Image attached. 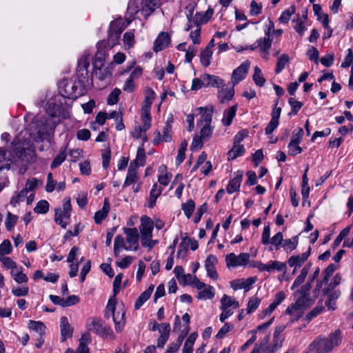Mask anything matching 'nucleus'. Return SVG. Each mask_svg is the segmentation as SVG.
Returning a JSON list of instances; mask_svg holds the SVG:
<instances>
[{"label":"nucleus","instance_id":"1","mask_svg":"<svg viewBox=\"0 0 353 353\" xmlns=\"http://www.w3.org/2000/svg\"><path fill=\"white\" fill-rule=\"evenodd\" d=\"M16 157L12 152L0 148V170L15 169V167H24L34 159V151L31 148L30 141L17 140L12 143ZM26 168H25V170Z\"/></svg>","mask_w":353,"mask_h":353},{"label":"nucleus","instance_id":"2","mask_svg":"<svg viewBox=\"0 0 353 353\" xmlns=\"http://www.w3.org/2000/svg\"><path fill=\"white\" fill-rule=\"evenodd\" d=\"M341 341V332L340 330H336L329 335L328 338H316L310 343L308 348L310 352L316 353H328L334 347L339 345Z\"/></svg>","mask_w":353,"mask_h":353},{"label":"nucleus","instance_id":"3","mask_svg":"<svg viewBox=\"0 0 353 353\" xmlns=\"http://www.w3.org/2000/svg\"><path fill=\"white\" fill-rule=\"evenodd\" d=\"M85 90L77 81L72 79H63L59 82V92L61 99H76L85 94Z\"/></svg>","mask_w":353,"mask_h":353},{"label":"nucleus","instance_id":"4","mask_svg":"<svg viewBox=\"0 0 353 353\" xmlns=\"http://www.w3.org/2000/svg\"><path fill=\"white\" fill-rule=\"evenodd\" d=\"M116 298H110L105 307V317L108 319L111 316L114 323L115 330L117 332H121L125 325V312L123 308L116 312Z\"/></svg>","mask_w":353,"mask_h":353},{"label":"nucleus","instance_id":"5","mask_svg":"<svg viewBox=\"0 0 353 353\" xmlns=\"http://www.w3.org/2000/svg\"><path fill=\"white\" fill-rule=\"evenodd\" d=\"M62 99L56 96L54 99L50 100L46 105V113L51 117L58 118L59 121L70 118L69 108L63 105Z\"/></svg>","mask_w":353,"mask_h":353},{"label":"nucleus","instance_id":"6","mask_svg":"<svg viewBox=\"0 0 353 353\" xmlns=\"http://www.w3.org/2000/svg\"><path fill=\"white\" fill-rule=\"evenodd\" d=\"M296 297L295 303L289 305L285 310V314L292 316V323L298 321L303 314V310L310 307L314 302L309 296Z\"/></svg>","mask_w":353,"mask_h":353},{"label":"nucleus","instance_id":"7","mask_svg":"<svg viewBox=\"0 0 353 353\" xmlns=\"http://www.w3.org/2000/svg\"><path fill=\"white\" fill-rule=\"evenodd\" d=\"M90 321V323L88 324V329L89 330L107 340L112 341L115 339V335L112 328L107 325L101 319L92 318Z\"/></svg>","mask_w":353,"mask_h":353},{"label":"nucleus","instance_id":"8","mask_svg":"<svg viewBox=\"0 0 353 353\" xmlns=\"http://www.w3.org/2000/svg\"><path fill=\"white\" fill-rule=\"evenodd\" d=\"M72 205L70 199H65L62 208H56L54 210V222L62 228L65 229L69 224L68 221L71 216Z\"/></svg>","mask_w":353,"mask_h":353},{"label":"nucleus","instance_id":"9","mask_svg":"<svg viewBox=\"0 0 353 353\" xmlns=\"http://www.w3.org/2000/svg\"><path fill=\"white\" fill-rule=\"evenodd\" d=\"M212 120V110L205 109L201 114L199 121V125L201 126L200 136L205 141L211 138L214 131V127L210 125Z\"/></svg>","mask_w":353,"mask_h":353},{"label":"nucleus","instance_id":"10","mask_svg":"<svg viewBox=\"0 0 353 353\" xmlns=\"http://www.w3.org/2000/svg\"><path fill=\"white\" fill-rule=\"evenodd\" d=\"M250 255L248 253H241L236 256L234 253H230L225 257V262L228 268L245 266L250 260Z\"/></svg>","mask_w":353,"mask_h":353},{"label":"nucleus","instance_id":"11","mask_svg":"<svg viewBox=\"0 0 353 353\" xmlns=\"http://www.w3.org/2000/svg\"><path fill=\"white\" fill-rule=\"evenodd\" d=\"M123 232L126 234V241L128 244L127 248H125V250L137 251L139 249V239L138 230L136 228H123Z\"/></svg>","mask_w":353,"mask_h":353},{"label":"nucleus","instance_id":"12","mask_svg":"<svg viewBox=\"0 0 353 353\" xmlns=\"http://www.w3.org/2000/svg\"><path fill=\"white\" fill-rule=\"evenodd\" d=\"M311 253V248L309 247L308 250L302 253L301 254L292 255L288 259V264L290 267L294 268L292 274H294L296 270L301 268L304 263L307 260Z\"/></svg>","mask_w":353,"mask_h":353},{"label":"nucleus","instance_id":"13","mask_svg":"<svg viewBox=\"0 0 353 353\" xmlns=\"http://www.w3.org/2000/svg\"><path fill=\"white\" fill-rule=\"evenodd\" d=\"M250 65V61L246 60L243 61L238 68H236L232 72V81L233 86H235L241 81L243 80L248 73V69Z\"/></svg>","mask_w":353,"mask_h":353},{"label":"nucleus","instance_id":"14","mask_svg":"<svg viewBox=\"0 0 353 353\" xmlns=\"http://www.w3.org/2000/svg\"><path fill=\"white\" fill-rule=\"evenodd\" d=\"M97 51L94 57V68H97L99 65H104L103 62L105 59V49H108L106 46V42L100 41L97 44Z\"/></svg>","mask_w":353,"mask_h":353},{"label":"nucleus","instance_id":"15","mask_svg":"<svg viewBox=\"0 0 353 353\" xmlns=\"http://www.w3.org/2000/svg\"><path fill=\"white\" fill-rule=\"evenodd\" d=\"M217 262L218 259L216 256L213 254H210L205 261V268L207 271V274L214 280H216L218 279V274L215 268V265Z\"/></svg>","mask_w":353,"mask_h":353},{"label":"nucleus","instance_id":"16","mask_svg":"<svg viewBox=\"0 0 353 353\" xmlns=\"http://www.w3.org/2000/svg\"><path fill=\"white\" fill-rule=\"evenodd\" d=\"M256 277H249L247 279H236L230 282L231 288L234 290L245 289V292L250 290L252 285L256 282Z\"/></svg>","mask_w":353,"mask_h":353},{"label":"nucleus","instance_id":"17","mask_svg":"<svg viewBox=\"0 0 353 353\" xmlns=\"http://www.w3.org/2000/svg\"><path fill=\"white\" fill-rule=\"evenodd\" d=\"M61 341L62 342L71 338L73 334V328L68 322L66 316H62L60 320Z\"/></svg>","mask_w":353,"mask_h":353},{"label":"nucleus","instance_id":"18","mask_svg":"<svg viewBox=\"0 0 353 353\" xmlns=\"http://www.w3.org/2000/svg\"><path fill=\"white\" fill-rule=\"evenodd\" d=\"M243 172L241 170H238L235 173V176L229 181L226 188V191L228 194H232L239 190L243 179Z\"/></svg>","mask_w":353,"mask_h":353},{"label":"nucleus","instance_id":"19","mask_svg":"<svg viewBox=\"0 0 353 353\" xmlns=\"http://www.w3.org/2000/svg\"><path fill=\"white\" fill-rule=\"evenodd\" d=\"M170 42V37L167 32H161L154 42L153 50L156 52L163 50Z\"/></svg>","mask_w":353,"mask_h":353},{"label":"nucleus","instance_id":"20","mask_svg":"<svg viewBox=\"0 0 353 353\" xmlns=\"http://www.w3.org/2000/svg\"><path fill=\"white\" fill-rule=\"evenodd\" d=\"M204 87L223 88L225 85L224 81L219 77L209 74H203Z\"/></svg>","mask_w":353,"mask_h":353},{"label":"nucleus","instance_id":"21","mask_svg":"<svg viewBox=\"0 0 353 353\" xmlns=\"http://www.w3.org/2000/svg\"><path fill=\"white\" fill-rule=\"evenodd\" d=\"M153 228L154 223L152 220L146 215L141 216L139 227L141 234H152Z\"/></svg>","mask_w":353,"mask_h":353},{"label":"nucleus","instance_id":"22","mask_svg":"<svg viewBox=\"0 0 353 353\" xmlns=\"http://www.w3.org/2000/svg\"><path fill=\"white\" fill-rule=\"evenodd\" d=\"M110 208L109 200L108 198H105L103 201L102 209L94 214V219L97 224L101 223V222L107 217Z\"/></svg>","mask_w":353,"mask_h":353},{"label":"nucleus","instance_id":"23","mask_svg":"<svg viewBox=\"0 0 353 353\" xmlns=\"http://www.w3.org/2000/svg\"><path fill=\"white\" fill-rule=\"evenodd\" d=\"M10 274L17 283H23L28 281V277L23 272V268L17 265L10 271Z\"/></svg>","mask_w":353,"mask_h":353},{"label":"nucleus","instance_id":"24","mask_svg":"<svg viewBox=\"0 0 353 353\" xmlns=\"http://www.w3.org/2000/svg\"><path fill=\"white\" fill-rule=\"evenodd\" d=\"M237 110V105H232L228 109H226L223 112V117L221 120L222 123L225 126H229L231 125L233 119L236 115Z\"/></svg>","mask_w":353,"mask_h":353},{"label":"nucleus","instance_id":"25","mask_svg":"<svg viewBox=\"0 0 353 353\" xmlns=\"http://www.w3.org/2000/svg\"><path fill=\"white\" fill-rule=\"evenodd\" d=\"M142 12L148 16L154 12L155 8L159 6V0H143Z\"/></svg>","mask_w":353,"mask_h":353},{"label":"nucleus","instance_id":"26","mask_svg":"<svg viewBox=\"0 0 353 353\" xmlns=\"http://www.w3.org/2000/svg\"><path fill=\"white\" fill-rule=\"evenodd\" d=\"M137 168H136V166H134L133 163L130 164V166L128 167V174L124 181V183L123 185V188H125L130 185L132 183L136 181V179L137 178Z\"/></svg>","mask_w":353,"mask_h":353},{"label":"nucleus","instance_id":"27","mask_svg":"<svg viewBox=\"0 0 353 353\" xmlns=\"http://www.w3.org/2000/svg\"><path fill=\"white\" fill-rule=\"evenodd\" d=\"M77 82L85 90L92 84V75L89 74V72H77Z\"/></svg>","mask_w":353,"mask_h":353},{"label":"nucleus","instance_id":"28","mask_svg":"<svg viewBox=\"0 0 353 353\" xmlns=\"http://www.w3.org/2000/svg\"><path fill=\"white\" fill-rule=\"evenodd\" d=\"M272 38L268 37H264L263 38L259 39L256 40L258 48L260 52L263 54H269V50L272 46Z\"/></svg>","mask_w":353,"mask_h":353},{"label":"nucleus","instance_id":"29","mask_svg":"<svg viewBox=\"0 0 353 353\" xmlns=\"http://www.w3.org/2000/svg\"><path fill=\"white\" fill-rule=\"evenodd\" d=\"M274 270L282 272L285 274L287 272L286 263L279 261H270L268 263V272L272 273Z\"/></svg>","mask_w":353,"mask_h":353},{"label":"nucleus","instance_id":"30","mask_svg":"<svg viewBox=\"0 0 353 353\" xmlns=\"http://www.w3.org/2000/svg\"><path fill=\"white\" fill-rule=\"evenodd\" d=\"M163 189L158 185L157 183H154L150 192V199L148 203V207L152 208L155 204L157 198L161 194Z\"/></svg>","mask_w":353,"mask_h":353},{"label":"nucleus","instance_id":"31","mask_svg":"<svg viewBox=\"0 0 353 353\" xmlns=\"http://www.w3.org/2000/svg\"><path fill=\"white\" fill-rule=\"evenodd\" d=\"M232 306H233L234 308H238L239 307V303L238 301L232 299L230 296L224 294L221 299L220 309L222 311H225Z\"/></svg>","mask_w":353,"mask_h":353},{"label":"nucleus","instance_id":"32","mask_svg":"<svg viewBox=\"0 0 353 353\" xmlns=\"http://www.w3.org/2000/svg\"><path fill=\"white\" fill-rule=\"evenodd\" d=\"M234 95V86L230 89L222 88L221 90L218 92V98L221 103H224L225 101L232 100Z\"/></svg>","mask_w":353,"mask_h":353},{"label":"nucleus","instance_id":"33","mask_svg":"<svg viewBox=\"0 0 353 353\" xmlns=\"http://www.w3.org/2000/svg\"><path fill=\"white\" fill-rule=\"evenodd\" d=\"M172 125L166 124L163 128V137L161 139V134L159 132H157V137L154 139V144H158L160 141L170 142L172 140V136L170 134Z\"/></svg>","mask_w":353,"mask_h":353},{"label":"nucleus","instance_id":"34","mask_svg":"<svg viewBox=\"0 0 353 353\" xmlns=\"http://www.w3.org/2000/svg\"><path fill=\"white\" fill-rule=\"evenodd\" d=\"M245 151L243 145L233 143V147L228 152V159H235L238 157L242 156Z\"/></svg>","mask_w":353,"mask_h":353},{"label":"nucleus","instance_id":"35","mask_svg":"<svg viewBox=\"0 0 353 353\" xmlns=\"http://www.w3.org/2000/svg\"><path fill=\"white\" fill-rule=\"evenodd\" d=\"M121 32L119 30H115L114 31L110 30L108 39L103 40L106 42V46L108 49H111L117 43Z\"/></svg>","mask_w":353,"mask_h":353},{"label":"nucleus","instance_id":"36","mask_svg":"<svg viewBox=\"0 0 353 353\" xmlns=\"http://www.w3.org/2000/svg\"><path fill=\"white\" fill-rule=\"evenodd\" d=\"M128 245H125L124 238L121 235H117L114 242V254L116 257L119 256L122 250H125Z\"/></svg>","mask_w":353,"mask_h":353},{"label":"nucleus","instance_id":"37","mask_svg":"<svg viewBox=\"0 0 353 353\" xmlns=\"http://www.w3.org/2000/svg\"><path fill=\"white\" fill-rule=\"evenodd\" d=\"M341 280L340 274H336L327 286L323 289V294H328L331 291L335 290V288L341 283Z\"/></svg>","mask_w":353,"mask_h":353},{"label":"nucleus","instance_id":"38","mask_svg":"<svg viewBox=\"0 0 353 353\" xmlns=\"http://www.w3.org/2000/svg\"><path fill=\"white\" fill-rule=\"evenodd\" d=\"M299 243V237L295 236L292 239H284L281 245L286 251H292L295 250Z\"/></svg>","mask_w":353,"mask_h":353},{"label":"nucleus","instance_id":"39","mask_svg":"<svg viewBox=\"0 0 353 353\" xmlns=\"http://www.w3.org/2000/svg\"><path fill=\"white\" fill-rule=\"evenodd\" d=\"M91 60L90 55H83L78 62L77 72H88L90 61Z\"/></svg>","mask_w":353,"mask_h":353},{"label":"nucleus","instance_id":"40","mask_svg":"<svg viewBox=\"0 0 353 353\" xmlns=\"http://www.w3.org/2000/svg\"><path fill=\"white\" fill-rule=\"evenodd\" d=\"M28 327L37 332L39 335L44 334L46 332V325L41 321H35L30 320L28 323Z\"/></svg>","mask_w":353,"mask_h":353},{"label":"nucleus","instance_id":"41","mask_svg":"<svg viewBox=\"0 0 353 353\" xmlns=\"http://www.w3.org/2000/svg\"><path fill=\"white\" fill-rule=\"evenodd\" d=\"M214 296V288L211 285H208V287H205L202 289L198 294L199 299H211Z\"/></svg>","mask_w":353,"mask_h":353},{"label":"nucleus","instance_id":"42","mask_svg":"<svg viewBox=\"0 0 353 353\" xmlns=\"http://www.w3.org/2000/svg\"><path fill=\"white\" fill-rule=\"evenodd\" d=\"M290 61V57L287 54H283L278 58L275 73L279 74L285 68V65Z\"/></svg>","mask_w":353,"mask_h":353},{"label":"nucleus","instance_id":"43","mask_svg":"<svg viewBox=\"0 0 353 353\" xmlns=\"http://www.w3.org/2000/svg\"><path fill=\"white\" fill-rule=\"evenodd\" d=\"M145 161V150L143 148H139L137 150V157L134 160H133L130 163H133L134 166H136V168L139 167V165H144Z\"/></svg>","mask_w":353,"mask_h":353},{"label":"nucleus","instance_id":"44","mask_svg":"<svg viewBox=\"0 0 353 353\" xmlns=\"http://www.w3.org/2000/svg\"><path fill=\"white\" fill-rule=\"evenodd\" d=\"M155 97L156 94L153 90L150 88H148L146 90V94L144 99V105L142 108L150 110L152 103V101L154 99Z\"/></svg>","mask_w":353,"mask_h":353},{"label":"nucleus","instance_id":"45","mask_svg":"<svg viewBox=\"0 0 353 353\" xmlns=\"http://www.w3.org/2000/svg\"><path fill=\"white\" fill-rule=\"evenodd\" d=\"M309 169L308 165L307 166L305 174L303 175V181H302V190L301 194L303 196V199L305 200L308 198L310 194V187L308 185V179L306 174Z\"/></svg>","mask_w":353,"mask_h":353},{"label":"nucleus","instance_id":"46","mask_svg":"<svg viewBox=\"0 0 353 353\" xmlns=\"http://www.w3.org/2000/svg\"><path fill=\"white\" fill-rule=\"evenodd\" d=\"M261 299L257 296H252L249 299L247 307V313L252 314L259 306Z\"/></svg>","mask_w":353,"mask_h":353},{"label":"nucleus","instance_id":"47","mask_svg":"<svg viewBox=\"0 0 353 353\" xmlns=\"http://www.w3.org/2000/svg\"><path fill=\"white\" fill-rule=\"evenodd\" d=\"M253 80L256 85L259 87H262L265 84V79L262 74L261 70L258 66L254 67Z\"/></svg>","mask_w":353,"mask_h":353},{"label":"nucleus","instance_id":"48","mask_svg":"<svg viewBox=\"0 0 353 353\" xmlns=\"http://www.w3.org/2000/svg\"><path fill=\"white\" fill-rule=\"evenodd\" d=\"M288 103L291 108V112L289 113L290 115H296L303 105L302 102L297 101L294 97H290L288 99Z\"/></svg>","mask_w":353,"mask_h":353},{"label":"nucleus","instance_id":"49","mask_svg":"<svg viewBox=\"0 0 353 353\" xmlns=\"http://www.w3.org/2000/svg\"><path fill=\"white\" fill-rule=\"evenodd\" d=\"M212 50L204 49L203 50H202L200 55V61L201 64L205 67L209 66L210 64V59L212 58Z\"/></svg>","mask_w":353,"mask_h":353},{"label":"nucleus","instance_id":"50","mask_svg":"<svg viewBox=\"0 0 353 353\" xmlns=\"http://www.w3.org/2000/svg\"><path fill=\"white\" fill-rule=\"evenodd\" d=\"M181 207L185 215L188 219H190L195 209L194 201L190 199L186 203H183Z\"/></svg>","mask_w":353,"mask_h":353},{"label":"nucleus","instance_id":"51","mask_svg":"<svg viewBox=\"0 0 353 353\" xmlns=\"http://www.w3.org/2000/svg\"><path fill=\"white\" fill-rule=\"evenodd\" d=\"M295 12V6H291L288 9L285 10L281 14L279 20L281 23H287L291 16Z\"/></svg>","mask_w":353,"mask_h":353},{"label":"nucleus","instance_id":"52","mask_svg":"<svg viewBox=\"0 0 353 353\" xmlns=\"http://www.w3.org/2000/svg\"><path fill=\"white\" fill-rule=\"evenodd\" d=\"M95 69V75L101 81L104 80L108 76H110V71L107 67L104 65H99L97 68H94Z\"/></svg>","mask_w":353,"mask_h":353},{"label":"nucleus","instance_id":"53","mask_svg":"<svg viewBox=\"0 0 353 353\" xmlns=\"http://www.w3.org/2000/svg\"><path fill=\"white\" fill-rule=\"evenodd\" d=\"M184 339V336L182 334H180L178 337V339L176 340V341L172 342L169 345L168 347L167 350L165 353H174L176 352L180 346L181 345Z\"/></svg>","mask_w":353,"mask_h":353},{"label":"nucleus","instance_id":"54","mask_svg":"<svg viewBox=\"0 0 353 353\" xmlns=\"http://www.w3.org/2000/svg\"><path fill=\"white\" fill-rule=\"evenodd\" d=\"M66 158V152L65 149L61 151L54 159L52 161L50 168L51 169H54L59 166L65 159Z\"/></svg>","mask_w":353,"mask_h":353},{"label":"nucleus","instance_id":"55","mask_svg":"<svg viewBox=\"0 0 353 353\" xmlns=\"http://www.w3.org/2000/svg\"><path fill=\"white\" fill-rule=\"evenodd\" d=\"M12 252V245L8 239L4 240L0 244V259L6 254H10Z\"/></svg>","mask_w":353,"mask_h":353},{"label":"nucleus","instance_id":"56","mask_svg":"<svg viewBox=\"0 0 353 353\" xmlns=\"http://www.w3.org/2000/svg\"><path fill=\"white\" fill-rule=\"evenodd\" d=\"M34 212L38 214H45L48 212L49 210V203L46 200H41L39 201L34 209Z\"/></svg>","mask_w":353,"mask_h":353},{"label":"nucleus","instance_id":"57","mask_svg":"<svg viewBox=\"0 0 353 353\" xmlns=\"http://www.w3.org/2000/svg\"><path fill=\"white\" fill-rule=\"evenodd\" d=\"M303 136V130L301 128L295 129L293 132L290 140V145L294 143H300Z\"/></svg>","mask_w":353,"mask_h":353},{"label":"nucleus","instance_id":"58","mask_svg":"<svg viewBox=\"0 0 353 353\" xmlns=\"http://www.w3.org/2000/svg\"><path fill=\"white\" fill-rule=\"evenodd\" d=\"M134 30H130L123 34V43L128 48H131L134 43Z\"/></svg>","mask_w":353,"mask_h":353},{"label":"nucleus","instance_id":"59","mask_svg":"<svg viewBox=\"0 0 353 353\" xmlns=\"http://www.w3.org/2000/svg\"><path fill=\"white\" fill-rule=\"evenodd\" d=\"M312 288L310 283H306L303 285L300 289L297 290L294 293V296H305L310 295V292Z\"/></svg>","mask_w":353,"mask_h":353},{"label":"nucleus","instance_id":"60","mask_svg":"<svg viewBox=\"0 0 353 353\" xmlns=\"http://www.w3.org/2000/svg\"><path fill=\"white\" fill-rule=\"evenodd\" d=\"M121 90L119 88H114L108 95V104L114 105L116 104L119 101V97L121 94Z\"/></svg>","mask_w":353,"mask_h":353},{"label":"nucleus","instance_id":"61","mask_svg":"<svg viewBox=\"0 0 353 353\" xmlns=\"http://www.w3.org/2000/svg\"><path fill=\"white\" fill-rule=\"evenodd\" d=\"M18 217L16 215L12 214L11 212H8L6 220V228L8 231H10L15 224L17 223Z\"/></svg>","mask_w":353,"mask_h":353},{"label":"nucleus","instance_id":"62","mask_svg":"<svg viewBox=\"0 0 353 353\" xmlns=\"http://www.w3.org/2000/svg\"><path fill=\"white\" fill-rule=\"evenodd\" d=\"M283 240V234L279 232L272 236L270 243L274 245L276 247V250H279L281 247Z\"/></svg>","mask_w":353,"mask_h":353},{"label":"nucleus","instance_id":"63","mask_svg":"<svg viewBox=\"0 0 353 353\" xmlns=\"http://www.w3.org/2000/svg\"><path fill=\"white\" fill-rule=\"evenodd\" d=\"M324 310V307L323 305H316L314 307L310 312H309L306 316L305 319L307 321H311L314 317L317 316Z\"/></svg>","mask_w":353,"mask_h":353},{"label":"nucleus","instance_id":"64","mask_svg":"<svg viewBox=\"0 0 353 353\" xmlns=\"http://www.w3.org/2000/svg\"><path fill=\"white\" fill-rule=\"evenodd\" d=\"M29 192L23 188L18 194L17 196H14L12 199L11 203H17L22 202L25 200V199L28 198V194Z\"/></svg>","mask_w":353,"mask_h":353}]
</instances>
